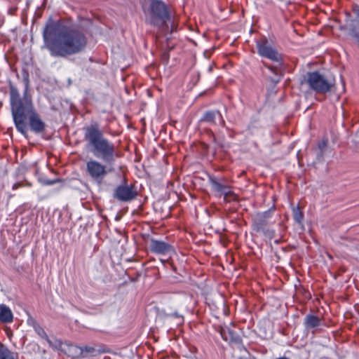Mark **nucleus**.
I'll use <instances>...</instances> for the list:
<instances>
[{
  "instance_id": "1",
  "label": "nucleus",
  "mask_w": 359,
  "mask_h": 359,
  "mask_svg": "<svg viewBox=\"0 0 359 359\" xmlns=\"http://www.w3.org/2000/svg\"><path fill=\"white\" fill-rule=\"evenodd\" d=\"M84 138L94 156L105 163L96 159H90L86 163V176L93 182L101 185L106 177L114 171V165L119 154L115 144L104 137L97 123L91 124L85 129Z\"/></svg>"
},
{
  "instance_id": "2",
  "label": "nucleus",
  "mask_w": 359,
  "mask_h": 359,
  "mask_svg": "<svg viewBox=\"0 0 359 359\" xmlns=\"http://www.w3.org/2000/svg\"><path fill=\"white\" fill-rule=\"evenodd\" d=\"M43 39L45 46L54 57L79 53L87 44V39L81 32L60 22H48L43 32Z\"/></svg>"
},
{
  "instance_id": "3",
  "label": "nucleus",
  "mask_w": 359,
  "mask_h": 359,
  "mask_svg": "<svg viewBox=\"0 0 359 359\" xmlns=\"http://www.w3.org/2000/svg\"><path fill=\"white\" fill-rule=\"evenodd\" d=\"M9 91L11 114L18 131L24 136L26 135L27 127L25 120L28 116L32 131L35 133H43L46 125L36 111L31 97L27 95V86L24 92L23 98H21L18 89L13 85H10Z\"/></svg>"
},
{
  "instance_id": "4",
  "label": "nucleus",
  "mask_w": 359,
  "mask_h": 359,
  "mask_svg": "<svg viewBox=\"0 0 359 359\" xmlns=\"http://www.w3.org/2000/svg\"><path fill=\"white\" fill-rule=\"evenodd\" d=\"M147 21L160 30L165 27L170 21V15L168 6L160 0H151L147 16Z\"/></svg>"
},
{
  "instance_id": "5",
  "label": "nucleus",
  "mask_w": 359,
  "mask_h": 359,
  "mask_svg": "<svg viewBox=\"0 0 359 359\" xmlns=\"http://www.w3.org/2000/svg\"><path fill=\"white\" fill-rule=\"evenodd\" d=\"M306 83L316 93L324 94L332 90L335 84V80L332 76L315 71L307 74Z\"/></svg>"
},
{
  "instance_id": "6",
  "label": "nucleus",
  "mask_w": 359,
  "mask_h": 359,
  "mask_svg": "<svg viewBox=\"0 0 359 359\" xmlns=\"http://www.w3.org/2000/svg\"><path fill=\"white\" fill-rule=\"evenodd\" d=\"M348 32L352 43L359 49V6L355 4L351 13H345V25L341 27Z\"/></svg>"
},
{
  "instance_id": "7",
  "label": "nucleus",
  "mask_w": 359,
  "mask_h": 359,
  "mask_svg": "<svg viewBox=\"0 0 359 359\" xmlns=\"http://www.w3.org/2000/svg\"><path fill=\"white\" fill-rule=\"evenodd\" d=\"M257 48L259 53L264 57H266L273 62H276L280 65L282 57L269 43L267 41L262 40L257 43Z\"/></svg>"
},
{
  "instance_id": "8",
  "label": "nucleus",
  "mask_w": 359,
  "mask_h": 359,
  "mask_svg": "<svg viewBox=\"0 0 359 359\" xmlns=\"http://www.w3.org/2000/svg\"><path fill=\"white\" fill-rule=\"evenodd\" d=\"M136 196L137 191L133 187L127 184L118 186L114 193V198L121 202L131 201Z\"/></svg>"
},
{
  "instance_id": "9",
  "label": "nucleus",
  "mask_w": 359,
  "mask_h": 359,
  "mask_svg": "<svg viewBox=\"0 0 359 359\" xmlns=\"http://www.w3.org/2000/svg\"><path fill=\"white\" fill-rule=\"evenodd\" d=\"M210 182L212 189L216 192L219 196H223L225 201L229 202L236 199V196L228 186L212 178H210Z\"/></svg>"
},
{
  "instance_id": "10",
  "label": "nucleus",
  "mask_w": 359,
  "mask_h": 359,
  "mask_svg": "<svg viewBox=\"0 0 359 359\" xmlns=\"http://www.w3.org/2000/svg\"><path fill=\"white\" fill-rule=\"evenodd\" d=\"M149 250L151 252L160 255H168L173 251L172 247L169 243L154 238L150 240Z\"/></svg>"
},
{
  "instance_id": "11",
  "label": "nucleus",
  "mask_w": 359,
  "mask_h": 359,
  "mask_svg": "<svg viewBox=\"0 0 359 359\" xmlns=\"http://www.w3.org/2000/svg\"><path fill=\"white\" fill-rule=\"evenodd\" d=\"M273 211L269 210L264 212L257 213L253 219L252 229L256 231H262L271 222Z\"/></svg>"
},
{
  "instance_id": "12",
  "label": "nucleus",
  "mask_w": 359,
  "mask_h": 359,
  "mask_svg": "<svg viewBox=\"0 0 359 359\" xmlns=\"http://www.w3.org/2000/svg\"><path fill=\"white\" fill-rule=\"evenodd\" d=\"M220 335L224 341L231 344H238L241 341L240 336L236 331L228 326H224L221 328Z\"/></svg>"
},
{
  "instance_id": "13",
  "label": "nucleus",
  "mask_w": 359,
  "mask_h": 359,
  "mask_svg": "<svg viewBox=\"0 0 359 359\" xmlns=\"http://www.w3.org/2000/svg\"><path fill=\"white\" fill-rule=\"evenodd\" d=\"M220 335L224 341L231 344H238L241 341L240 336L236 331L228 326H224L221 328Z\"/></svg>"
},
{
  "instance_id": "14",
  "label": "nucleus",
  "mask_w": 359,
  "mask_h": 359,
  "mask_svg": "<svg viewBox=\"0 0 359 359\" xmlns=\"http://www.w3.org/2000/svg\"><path fill=\"white\" fill-rule=\"evenodd\" d=\"M322 324V319L314 314H308L304 319V326L306 330L316 329Z\"/></svg>"
},
{
  "instance_id": "15",
  "label": "nucleus",
  "mask_w": 359,
  "mask_h": 359,
  "mask_svg": "<svg viewBox=\"0 0 359 359\" xmlns=\"http://www.w3.org/2000/svg\"><path fill=\"white\" fill-rule=\"evenodd\" d=\"M217 121L222 124L224 121L222 114L219 111H206L201 119V121L206 122L209 124L216 123Z\"/></svg>"
},
{
  "instance_id": "16",
  "label": "nucleus",
  "mask_w": 359,
  "mask_h": 359,
  "mask_svg": "<svg viewBox=\"0 0 359 359\" xmlns=\"http://www.w3.org/2000/svg\"><path fill=\"white\" fill-rule=\"evenodd\" d=\"M13 319L11 309L5 305L0 304V321L4 323H11Z\"/></svg>"
},
{
  "instance_id": "17",
  "label": "nucleus",
  "mask_w": 359,
  "mask_h": 359,
  "mask_svg": "<svg viewBox=\"0 0 359 359\" xmlns=\"http://www.w3.org/2000/svg\"><path fill=\"white\" fill-rule=\"evenodd\" d=\"M0 359H18V356L4 346H0Z\"/></svg>"
},
{
  "instance_id": "18",
  "label": "nucleus",
  "mask_w": 359,
  "mask_h": 359,
  "mask_svg": "<svg viewBox=\"0 0 359 359\" xmlns=\"http://www.w3.org/2000/svg\"><path fill=\"white\" fill-rule=\"evenodd\" d=\"M33 327L34 331L41 338L49 341L48 337L42 327H41L39 324L35 323Z\"/></svg>"
},
{
  "instance_id": "19",
  "label": "nucleus",
  "mask_w": 359,
  "mask_h": 359,
  "mask_svg": "<svg viewBox=\"0 0 359 359\" xmlns=\"http://www.w3.org/2000/svg\"><path fill=\"white\" fill-rule=\"evenodd\" d=\"M292 214L294 219L296 222L301 224L304 219V215L300 210L299 207H295L292 209Z\"/></svg>"
},
{
  "instance_id": "20",
  "label": "nucleus",
  "mask_w": 359,
  "mask_h": 359,
  "mask_svg": "<svg viewBox=\"0 0 359 359\" xmlns=\"http://www.w3.org/2000/svg\"><path fill=\"white\" fill-rule=\"evenodd\" d=\"M80 350V354L83 355V356H86L88 354H93L95 352V348L92 346H85L83 347L79 348Z\"/></svg>"
},
{
  "instance_id": "21",
  "label": "nucleus",
  "mask_w": 359,
  "mask_h": 359,
  "mask_svg": "<svg viewBox=\"0 0 359 359\" xmlns=\"http://www.w3.org/2000/svg\"><path fill=\"white\" fill-rule=\"evenodd\" d=\"M327 146V141L323 140L321 142L318 144V147L320 150H323Z\"/></svg>"
},
{
  "instance_id": "22",
  "label": "nucleus",
  "mask_w": 359,
  "mask_h": 359,
  "mask_svg": "<svg viewBox=\"0 0 359 359\" xmlns=\"http://www.w3.org/2000/svg\"><path fill=\"white\" fill-rule=\"evenodd\" d=\"M56 182V180H46L44 182V184L46 185H52Z\"/></svg>"
},
{
  "instance_id": "23",
  "label": "nucleus",
  "mask_w": 359,
  "mask_h": 359,
  "mask_svg": "<svg viewBox=\"0 0 359 359\" xmlns=\"http://www.w3.org/2000/svg\"><path fill=\"white\" fill-rule=\"evenodd\" d=\"M20 187H21V184L20 183H15L13 185L12 189H13V190H15V189H18Z\"/></svg>"
},
{
  "instance_id": "24",
  "label": "nucleus",
  "mask_w": 359,
  "mask_h": 359,
  "mask_svg": "<svg viewBox=\"0 0 359 359\" xmlns=\"http://www.w3.org/2000/svg\"><path fill=\"white\" fill-rule=\"evenodd\" d=\"M175 316L176 317H180V316H179L177 313H175Z\"/></svg>"
},
{
  "instance_id": "25",
  "label": "nucleus",
  "mask_w": 359,
  "mask_h": 359,
  "mask_svg": "<svg viewBox=\"0 0 359 359\" xmlns=\"http://www.w3.org/2000/svg\"><path fill=\"white\" fill-rule=\"evenodd\" d=\"M239 359H242L241 358H240Z\"/></svg>"
}]
</instances>
